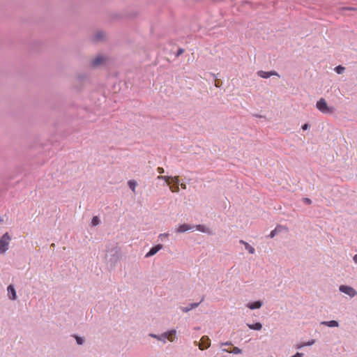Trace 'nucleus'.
Segmentation results:
<instances>
[{
  "instance_id": "nucleus-6",
  "label": "nucleus",
  "mask_w": 357,
  "mask_h": 357,
  "mask_svg": "<svg viewBox=\"0 0 357 357\" xmlns=\"http://www.w3.org/2000/svg\"><path fill=\"white\" fill-rule=\"evenodd\" d=\"M197 344L199 349H206L211 346V340L208 336H203L202 337L200 342Z\"/></svg>"
},
{
  "instance_id": "nucleus-33",
  "label": "nucleus",
  "mask_w": 357,
  "mask_h": 357,
  "mask_svg": "<svg viewBox=\"0 0 357 357\" xmlns=\"http://www.w3.org/2000/svg\"><path fill=\"white\" fill-rule=\"evenodd\" d=\"M303 354L299 353V352H297L294 356H292V357H303Z\"/></svg>"
},
{
  "instance_id": "nucleus-29",
  "label": "nucleus",
  "mask_w": 357,
  "mask_h": 357,
  "mask_svg": "<svg viewBox=\"0 0 357 357\" xmlns=\"http://www.w3.org/2000/svg\"><path fill=\"white\" fill-rule=\"evenodd\" d=\"M183 51H184V50H183V49H182V48H179V49L177 50L176 53V56H177V57H178V56H179L180 55H181V54H183Z\"/></svg>"
},
{
  "instance_id": "nucleus-11",
  "label": "nucleus",
  "mask_w": 357,
  "mask_h": 357,
  "mask_svg": "<svg viewBox=\"0 0 357 357\" xmlns=\"http://www.w3.org/2000/svg\"><path fill=\"white\" fill-rule=\"evenodd\" d=\"M194 229V226L188 225V224H183L178 225V228L176 229V231L177 233H184L185 231H188L189 230H192Z\"/></svg>"
},
{
  "instance_id": "nucleus-9",
  "label": "nucleus",
  "mask_w": 357,
  "mask_h": 357,
  "mask_svg": "<svg viewBox=\"0 0 357 357\" xmlns=\"http://www.w3.org/2000/svg\"><path fill=\"white\" fill-rule=\"evenodd\" d=\"M204 296H203L202 298V299L199 302L190 303L188 306L181 307V310L183 312H188L190 311L191 310L197 307L199 305V304L204 301Z\"/></svg>"
},
{
  "instance_id": "nucleus-16",
  "label": "nucleus",
  "mask_w": 357,
  "mask_h": 357,
  "mask_svg": "<svg viewBox=\"0 0 357 357\" xmlns=\"http://www.w3.org/2000/svg\"><path fill=\"white\" fill-rule=\"evenodd\" d=\"M240 243L244 245L245 249L248 251L250 254H254L255 252V249L250 245L248 243L244 241L243 240L240 241Z\"/></svg>"
},
{
  "instance_id": "nucleus-21",
  "label": "nucleus",
  "mask_w": 357,
  "mask_h": 357,
  "mask_svg": "<svg viewBox=\"0 0 357 357\" xmlns=\"http://www.w3.org/2000/svg\"><path fill=\"white\" fill-rule=\"evenodd\" d=\"M100 224V220L98 216H93L91 220V225L93 227L98 226Z\"/></svg>"
},
{
  "instance_id": "nucleus-36",
  "label": "nucleus",
  "mask_w": 357,
  "mask_h": 357,
  "mask_svg": "<svg viewBox=\"0 0 357 357\" xmlns=\"http://www.w3.org/2000/svg\"><path fill=\"white\" fill-rule=\"evenodd\" d=\"M243 4H248V5H250V6H252V3L251 2H250V1H243Z\"/></svg>"
},
{
  "instance_id": "nucleus-18",
  "label": "nucleus",
  "mask_w": 357,
  "mask_h": 357,
  "mask_svg": "<svg viewBox=\"0 0 357 357\" xmlns=\"http://www.w3.org/2000/svg\"><path fill=\"white\" fill-rule=\"evenodd\" d=\"M103 61V58L102 56H97L96 59H93L91 61V65L93 66V67H96L98 66V65H100V63H102Z\"/></svg>"
},
{
  "instance_id": "nucleus-39",
  "label": "nucleus",
  "mask_w": 357,
  "mask_h": 357,
  "mask_svg": "<svg viewBox=\"0 0 357 357\" xmlns=\"http://www.w3.org/2000/svg\"><path fill=\"white\" fill-rule=\"evenodd\" d=\"M157 179L162 180V175H160L157 177Z\"/></svg>"
},
{
  "instance_id": "nucleus-4",
  "label": "nucleus",
  "mask_w": 357,
  "mask_h": 357,
  "mask_svg": "<svg viewBox=\"0 0 357 357\" xmlns=\"http://www.w3.org/2000/svg\"><path fill=\"white\" fill-rule=\"evenodd\" d=\"M339 290L340 292H342L351 298L355 297L357 296V291L353 288L352 287L347 285H340L339 287Z\"/></svg>"
},
{
  "instance_id": "nucleus-28",
  "label": "nucleus",
  "mask_w": 357,
  "mask_h": 357,
  "mask_svg": "<svg viewBox=\"0 0 357 357\" xmlns=\"http://www.w3.org/2000/svg\"><path fill=\"white\" fill-rule=\"evenodd\" d=\"M172 177L173 176H162V180L165 181V182H168L169 179L172 180Z\"/></svg>"
},
{
  "instance_id": "nucleus-37",
  "label": "nucleus",
  "mask_w": 357,
  "mask_h": 357,
  "mask_svg": "<svg viewBox=\"0 0 357 357\" xmlns=\"http://www.w3.org/2000/svg\"><path fill=\"white\" fill-rule=\"evenodd\" d=\"M231 342H224V343H222V345H231Z\"/></svg>"
},
{
  "instance_id": "nucleus-25",
  "label": "nucleus",
  "mask_w": 357,
  "mask_h": 357,
  "mask_svg": "<svg viewBox=\"0 0 357 357\" xmlns=\"http://www.w3.org/2000/svg\"><path fill=\"white\" fill-rule=\"evenodd\" d=\"M242 350L239 349L238 347H234L230 353H232L234 354H241Z\"/></svg>"
},
{
  "instance_id": "nucleus-32",
  "label": "nucleus",
  "mask_w": 357,
  "mask_h": 357,
  "mask_svg": "<svg viewBox=\"0 0 357 357\" xmlns=\"http://www.w3.org/2000/svg\"><path fill=\"white\" fill-rule=\"evenodd\" d=\"M157 172L161 174H163L165 172V169L162 168V167H158L157 168Z\"/></svg>"
},
{
  "instance_id": "nucleus-35",
  "label": "nucleus",
  "mask_w": 357,
  "mask_h": 357,
  "mask_svg": "<svg viewBox=\"0 0 357 357\" xmlns=\"http://www.w3.org/2000/svg\"><path fill=\"white\" fill-rule=\"evenodd\" d=\"M353 260L357 264V254L353 257Z\"/></svg>"
},
{
  "instance_id": "nucleus-1",
  "label": "nucleus",
  "mask_w": 357,
  "mask_h": 357,
  "mask_svg": "<svg viewBox=\"0 0 357 357\" xmlns=\"http://www.w3.org/2000/svg\"><path fill=\"white\" fill-rule=\"evenodd\" d=\"M317 109L323 114H331L335 111L333 107H328L326 100L323 98H320L316 103Z\"/></svg>"
},
{
  "instance_id": "nucleus-7",
  "label": "nucleus",
  "mask_w": 357,
  "mask_h": 357,
  "mask_svg": "<svg viewBox=\"0 0 357 357\" xmlns=\"http://www.w3.org/2000/svg\"><path fill=\"white\" fill-rule=\"evenodd\" d=\"M257 75H258V76H259L260 77L264 78V79L269 78L271 76H273V75H277L278 77L280 76L278 75V73L275 70H271V71L259 70L257 72Z\"/></svg>"
},
{
  "instance_id": "nucleus-30",
  "label": "nucleus",
  "mask_w": 357,
  "mask_h": 357,
  "mask_svg": "<svg viewBox=\"0 0 357 357\" xmlns=\"http://www.w3.org/2000/svg\"><path fill=\"white\" fill-rule=\"evenodd\" d=\"M276 234H277V230H276V229H275L271 231L269 236L271 238H273L276 235Z\"/></svg>"
},
{
  "instance_id": "nucleus-15",
  "label": "nucleus",
  "mask_w": 357,
  "mask_h": 357,
  "mask_svg": "<svg viewBox=\"0 0 357 357\" xmlns=\"http://www.w3.org/2000/svg\"><path fill=\"white\" fill-rule=\"evenodd\" d=\"M194 228H195L196 230H197L199 231H201V232H203V233H206V234H210L211 233L210 229L208 228H207L204 225H195Z\"/></svg>"
},
{
  "instance_id": "nucleus-10",
  "label": "nucleus",
  "mask_w": 357,
  "mask_h": 357,
  "mask_svg": "<svg viewBox=\"0 0 357 357\" xmlns=\"http://www.w3.org/2000/svg\"><path fill=\"white\" fill-rule=\"evenodd\" d=\"M172 181L174 183V185L170 187L171 190L174 192H179L180 181L178 178V176L172 177Z\"/></svg>"
},
{
  "instance_id": "nucleus-3",
  "label": "nucleus",
  "mask_w": 357,
  "mask_h": 357,
  "mask_svg": "<svg viewBox=\"0 0 357 357\" xmlns=\"http://www.w3.org/2000/svg\"><path fill=\"white\" fill-rule=\"evenodd\" d=\"M176 330H170L167 332H165L160 335H156L153 333L149 334V336L151 337H153L155 339H157L158 340L162 341L164 343L166 342V340H169L170 341H173V340L170 337V335H176Z\"/></svg>"
},
{
  "instance_id": "nucleus-12",
  "label": "nucleus",
  "mask_w": 357,
  "mask_h": 357,
  "mask_svg": "<svg viewBox=\"0 0 357 357\" xmlns=\"http://www.w3.org/2000/svg\"><path fill=\"white\" fill-rule=\"evenodd\" d=\"M263 305V302L261 301H256L254 302L248 303L246 307L250 310H256L260 308Z\"/></svg>"
},
{
  "instance_id": "nucleus-38",
  "label": "nucleus",
  "mask_w": 357,
  "mask_h": 357,
  "mask_svg": "<svg viewBox=\"0 0 357 357\" xmlns=\"http://www.w3.org/2000/svg\"><path fill=\"white\" fill-rule=\"evenodd\" d=\"M181 188H183V189H185V188H186V185H185V184H184V183H181Z\"/></svg>"
},
{
  "instance_id": "nucleus-2",
  "label": "nucleus",
  "mask_w": 357,
  "mask_h": 357,
  "mask_svg": "<svg viewBox=\"0 0 357 357\" xmlns=\"http://www.w3.org/2000/svg\"><path fill=\"white\" fill-rule=\"evenodd\" d=\"M11 240V236L8 234V232L5 233L0 238V253L3 254L8 250V246L10 241Z\"/></svg>"
},
{
  "instance_id": "nucleus-26",
  "label": "nucleus",
  "mask_w": 357,
  "mask_h": 357,
  "mask_svg": "<svg viewBox=\"0 0 357 357\" xmlns=\"http://www.w3.org/2000/svg\"><path fill=\"white\" fill-rule=\"evenodd\" d=\"M168 236H169L168 233L160 234L158 236V238L160 239L161 241H163L165 238H167Z\"/></svg>"
},
{
  "instance_id": "nucleus-24",
  "label": "nucleus",
  "mask_w": 357,
  "mask_h": 357,
  "mask_svg": "<svg viewBox=\"0 0 357 357\" xmlns=\"http://www.w3.org/2000/svg\"><path fill=\"white\" fill-rule=\"evenodd\" d=\"M345 70V68L342 66H337L335 67V70L337 74H342Z\"/></svg>"
},
{
  "instance_id": "nucleus-20",
  "label": "nucleus",
  "mask_w": 357,
  "mask_h": 357,
  "mask_svg": "<svg viewBox=\"0 0 357 357\" xmlns=\"http://www.w3.org/2000/svg\"><path fill=\"white\" fill-rule=\"evenodd\" d=\"M104 32L103 31H98L93 36V40L95 42L100 41L103 39L104 38Z\"/></svg>"
},
{
  "instance_id": "nucleus-23",
  "label": "nucleus",
  "mask_w": 357,
  "mask_h": 357,
  "mask_svg": "<svg viewBox=\"0 0 357 357\" xmlns=\"http://www.w3.org/2000/svg\"><path fill=\"white\" fill-rule=\"evenodd\" d=\"M74 337L77 344L82 345L84 343V339L83 337L78 335H75Z\"/></svg>"
},
{
  "instance_id": "nucleus-22",
  "label": "nucleus",
  "mask_w": 357,
  "mask_h": 357,
  "mask_svg": "<svg viewBox=\"0 0 357 357\" xmlns=\"http://www.w3.org/2000/svg\"><path fill=\"white\" fill-rule=\"evenodd\" d=\"M128 185L129 188H130V190H132L133 192H135V188L137 185V182L135 180H130L128 181Z\"/></svg>"
},
{
  "instance_id": "nucleus-13",
  "label": "nucleus",
  "mask_w": 357,
  "mask_h": 357,
  "mask_svg": "<svg viewBox=\"0 0 357 357\" xmlns=\"http://www.w3.org/2000/svg\"><path fill=\"white\" fill-rule=\"evenodd\" d=\"M8 294L9 295V298L12 301H15L17 298V294L15 289L13 285L10 284L7 287Z\"/></svg>"
},
{
  "instance_id": "nucleus-34",
  "label": "nucleus",
  "mask_w": 357,
  "mask_h": 357,
  "mask_svg": "<svg viewBox=\"0 0 357 357\" xmlns=\"http://www.w3.org/2000/svg\"><path fill=\"white\" fill-rule=\"evenodd\" d=\"M343 10H356L355 8H353V7H344L343 8Z\"/></svg>"
},
{
  "instance_id": "nucleus-31",
  "label": "nucleus",
  "mask_w": 357,
  "mask_h": 357,
  "mask_svg": "<svg viewBox=\"0 0 357 357\" xmlns=\"http://www.w3.org/2000/svg\"><path fill=\"white\" fill-rule=\"evenodd\" d=\"M301 128L303 130H306L310 128V125L308 123H305L302 126Z\"/></svg>"
},
{
  "instance_id": "nucleus-17",
  "label": "nucleus",
  "mask_w": 357,
  "mask_h": 357,
  "mask_svg": "<svg viewBox=\"0 0 357 357\" xmlns=\"http://www.w3.org/2000/svg\"><path fill=\"white\" fill-rule=\"evenodd\" d=\"M248 327L254 331H260L263 326L260 322H256L255 324H247Z\"/></svg>"
},
{
  "instance_id": "nucleus-40",
  "label": "nucleus",
  "mask_w": 357,
  "mask_h": 357,
  "mask_svg": "<svg viewBox=\"0 0 357 357\" xmlns=\"http://www.w3.org/2000/svg\"><path fill=\"white\" fill-rule=\"evenodd\" d=\"M222 351H224V352H229V351L227 349H222Z\"/></svg>"
},
{
  "instance_id": "nucleus-8",
  "label": "nucleus",
  "mask_w": 357,
  "mask_h": 357,
  "mask_svg": "<svg viewBox=\"0 0 357 357\" xmlns=\"http://www.w3.org/2000/svg\"><path fill=\"white\" fill-rule=\"evenodd\" d=\"M162 245L158 244L153 246L149 251L145 255L146 258L151 257L155 255L158 252H159L162 248Z\"/></svg>"
},
{
  "instance_id": "nucleus-14",
  "label": "nucleus",
  "mask_w": 357,
  "mask_h": 357,
  "mask_svg": "<svg viewBox=\"0 0 357 357\" xmlns=\"http://www.w3.org/2000/svg\"><path fill=\"white\" fill-rule=\"evenodd\" d=\"M321 324L324 325V326H326L331 327V328H334V327H338L339 326L338 321H337L335 320L323 321L321 322Z\"/></svg>"
},
{
  "instance_id": "nucleus-5",
  "label": "nucleus",
  "mask_w": 357,
  "mask_h": 357,
  "mask_svg": "<svg viewBox=\"0 0 357 357\" xmlns=\"http://www.w3.org/2000/svg\"><path fill=\"white\" fill-rule=\"evenodd\" d=\"M111 257L109 259L111 265L114 266L119 259V250L117 248H112L109 250Z\"/></svg>"
},
{
  "instance_id": "nucleus-27",
  "label": "nucleus",
  "mask_w": 357,
  "mask_h": 357,
  "mask_svg": "<svg viewBox=\"0 0 357 357\" xmlns=\"http://www.w3.org/2000/svg\"><path fill=\"white\" fill-rule=\"evenodd\" d=\"M303 202L305 204L310 205L312 204V200L310 198L304 197L303 198Z\"/></svg>"
},
{
  "instance_id": "nucleus-19",
  "label": "nucleus",
  "mask_w": 357,
  "mask_h": 357,
  "mask_svg": "<svg viewBox=\"0 0 357 357\" xmlns=\"http://www.w3.org/2000/svg\"><path fill=\"white\" fill-rule=\"evenodd\" d=\"M314 342H315L314 340H311L307 341V342L298 344L296 346V347L297 349H301L302 348H303L305 347L311 346V345L314 344Z\"/></svg>"
}]
</instances>
